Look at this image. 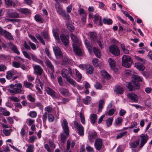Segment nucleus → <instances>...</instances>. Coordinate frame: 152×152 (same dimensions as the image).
<instances>
[{
    "mask_svg": "<svg viewBox=\"0 0 152 152\" xmlns=\"http://www.w3.org/2000/svg\"><path fill=\"white\" fill-rule=\"evenodd\" d=\"M70 37L72 40V44L73 50L75 54L79 56L83 55V52L82 49L80 48L81 42L76 36L72 34H70Z\"/></svg>",
    "mask_w": 152,
    "mask_h": 152,
    "instance_id": "f257e3e1",
    "label": "nucleus"
},
{
    "mask_svg": "<svg viewBox=\"0 0 152 152\" xmlns=\"http://www.w3.org/2000/svg\"><path fill=\"white\" fill-rule=\"evenodd\" d=\"M68 124L66 120L64 119L61 124L63 132L61 134V140L63 143L65 142L69 135V130Z\"/></svg>",
    "mask_w": 152,
    "mask_h": 152,
    "instance_id": "f03ea898",
    "label": "nucleus"
},
{
    "mask_svg": "<svg viewBox=\"0 0 152 152\" xmlns=\"http://www.w3.org/2000/svg\"><path fill=\"white\" fill-rule=\"evenodd\" d=\"M122 63L123 66L126 67H129L132 64V61L129 56L124 55L122 58Z\"/></svg>",
    "mask_w": 152,
    "mask_h": 152,
    "instance_id": "7ed1b4c3",
    "label": "nucleus"
},
{
    "mask_svg": "<svg viewBox=\"0 0 152 152\" xmlns=\"http://www.w3.org/2000/svg\"><path fill=\"white\" fill-rule=\"evenodd\" d=\"M61 75L63 77L65 78L66 79L71 76L72 77H74V75L73 74L71 69L68 68V69H64L61 70Z\"/></svg>",
    "mask_w": 152,
    "mask_h": 152,
    "instance_id": "20e7f679",
    "label": "nucleus"
},
{
    "mask_svg": "<svg viewBox=\"0 0 152 152\" xmlns=\"http://www.w3.org/2000/svg\"><path fill=\"white\" fill-rule=\"evenodd\" d=\"M140 144L139 146V148L141 149L146 143L148 140V136L147 134H142L140 136Z\"/></svg>",
    "mask_w": 152,
    "mask_h": 152,
    "instance_id": "39448f33",
    "label": "nucleus"
},
{
    "mask_svg": "<svg viewBox=\"0 0 152 152\" xmlns=\"http://www.w3.org/2000/svg\"><path fill=\"white\" fill-rule=\"evenodd\" d=\"M110 51L115 56H118L120 54V51L118 47L115 45H111L109 47Z\"/></svg>",
    "mask_w": 152,
    "mask_h": 152,
    "instance_id": "423d86ee",
    "label": "nucleus"
},
{
    "mask_svg": "<svg viewBox=\"0 0 152 152\" xmlns=\"http://www.w3.org/2000/svg\"><path fill=\"white\" fill-rule=\"evenodd\" d=\"M74 124L75 127L78 131L79 135L81 136H83L84 135V128L83 126L76 121L74 122Z\"/></svg>",
    "mask_w": 152,
    "mask_h": 152,
    "instance_id": "0eeeda50",
    "label": "nucleus"
},
{
    "mask_svg": "<svg viewBox=\"0 0 152 152\" xmlns=\"http://www.w3.org/2000/svg\"><path fill=\"white\" fill-rule=\"evenodd\" d=\"M53 49L56 58L58 59L63 56L60 49L58 47L55 46L53 48Z\"/></svg>",
    "mask_w": 152,
    "mask_h": 152,
    "instance_id": "6e6552de",
    "label": "nucleus"
},
{
    "mask_svg": "<svg viewBox=\"0 0 152 152\" xmlns=\"http://www.w3.org/2000/svg\"><path fill=\"white\" fill-rule=\"evenodd\" d=\"M7 16L9 18H19V15L16 12H13L11 9H8L7 14Z\"/></svg>",
    "mask_w": 152,
    "mask_h": 152,
    "instance_id": "1a4fd4ad",
    "label": "nucleus"
},
{
    "mask_svg": "<svg viewBox=\"0 0 152 152\" xmlns=\"http://www.w3.org/2000/svg\"><path fill=\"white\" fill-rule=\"evenodd\" d=\"M93 18V21L95 23L98 24V26H102V23L101 22V17L98 14L95 15L94 16Z\"/></svg>",
    "mask_w": 152,
    "mask_h": 152,
    "instance_id": "9d476101",
    "label": "nucleus"
},
{
    "mask_svg": "<svg viewBox=\"0 0 152 152\" xmlns=\"http://www.w3.org/2000/svg\"><path fill=\"white\" fill-rule=\"evenodd\" d=\"M34 73L36 75H41L43 71V70L39 65H35L33 66Z\"/></svg>",
    "mask_w": 152,
    "mask_h": 152,
    "instance_id": "9b49d317",
    "label": "nucleus"
},
{
    "mask_svg": "<svg viewBox=\"0 0 152 152\" xmlns=\"http://www.w3.org/2000/svg\"><path fill=\"white\" fill-rule=\"evenodd\" d=\"M61 39L65 45H67L69 44V36L62 34L60 35Z\"/></svg>",
    "mask_w": 152,
    "mask_h": 152,
    "instance_id": "f8f14e48",
    "label": "nucleus"
},
{
    "mask_svg": "<svg viewBox=\"0 0 152 152\" xmlns=\"http://www.w3.org/2000/svg\"><path fill=\"white\" fill-rule=\"evenodd\" d=\"M94 146L96 150H100L102 146V140L100 138L97 139L94 142Z\"/></svg>",
    "mask_w": 152,
    "mask_h": 152,
    "instance_id": "ddd939ff",
    "label": "nucleus"
},
{
    "mask_svg": "<svg viewBox=\"0 0 152 152\" xmlns=\"http://www.w3.org/2000/svg\"><path fill=\"white\" fill-rule=\"evenodd\" d=\"M45 63L46 66L49 68V72H54L55 70L54 66L48 59L46 60Z\"/></svg>",
    "mask_w": 152,
    "mask_h": 152,
    "instance_id": "4468645a",
    "label": "nucleus"
},
{
    "mask_svg": "<svg viewBox=\"0 0 152 152\" xmlns=\"http://www.w3.org/2000/svg\"><path fill=\"white\" fill-rule=\"evenodd\" d=\"M108 62L111 68L114 70V71H117V69L116 67V62L114 59L110 58L108 60Z\"/></svg>",
    "mask_w": 152,
    "mask_h": 152,
    "instance_id": "2eb2a0df",
    "label": "nucleus"
},
{
    "mask_svg": "<svg viewBox=\"0 0 152 152\" xmlns=\"http://www.w3.org/2000/svg\"><path fill=\"white\" fill-rule=\"evenodd\" d=\"M128 97L130 98L134 102H137L138 100L137 96L133 93H131L127 94Z\"/></svg>",
    "mask_w": 152,
    "mask_h": 152,
    "instance_id": "dca6fc26",
    "label": "nucleus"
},
{
    "mask_svg": "<svg viewBox=\"0 0 152 152\" xmlns=\"http://www.w3.org/2000/svg\"><path fill=\"white\" fill-rule=\"evenodd\" d=\"M45 91L47 94L50 96L52 98H54L56 96V93L55 91L49 87H47Z\"/></svg>",
    "mask_w": 152,
    "mask_h": 152,
    "instance_id": "f3484780",
    "label": "nucleus"
},
{
    "mask_svg": "<svg viewBox=\"0 0 152 152\" xmlns=\"http://www.w3.org/2000/svg\"><path fill=\"white\" fill-rule=\"evenodd\" d=\"M79 14L81 15V18L82 20L85 21L86 18V15L84 9L83 8H80L78 10Z\"/></svg>",
    "mask_w": 152,
    "mask_h": 152,
    "instance_id": "a211bd4d",
    "label": "nucleus"
},
{
    "mask_svg": "<svg viewBox=\"0 0 152 152\" xmlns=\"http://www.w3.org/2000/svg\"><path fill=\"white\" fill-rule=\"evenodd\" d=\"M73 75L74 74L76 75V78H75V77L74 78H75L77 81H79L81 80L82 78L81 75L76 69L73 70Z\"/></svg>",
    "mask_w": 152,
    "mask_h": 152,
    "instance_id": "6ab92c4d",
    "label": "nucleus"
},
{
    "mask_svg": "<svg viewBox=\"0 0 152 152\" xmlns=\"http://www.w3.org/2000/svg\"><path fill=\"white\" fill-rule=\"evenodd\" d=\"M124 91L123 87L117 86H116L114 89V91L117 94H122Z\"/></svg>",
    "mask_w": 152,
    "mask_h": 152,
    "instance_id": "aec40b11",
    "label": "nucleus"
},
{
    "mask_svg": "<svg viewBox=\"0 0 152 152\" xmlns=\"http://www.w3.org/2000/svg\"><path fill=\"white\" fill-rule=\"evenodd\" d=\"M55 6L56 12L59 14L61 15L64 12L63 9L62 7L58 4H56Z\"/></svg>",
    "mask_w": 152,
    "mask_h": 152,
    "instance_id": "412c9836",
    "label": "nucleus"
},
{
    "mask_svg": "<svg viewBox=\"0 0 152 152\" xmlns=\"http://www.w3.org/2000/svg\"><path fill=\"white\" fill-rule=\"evenodd\" d=\"M70 61V59L66 56H63L61 65L66 66L68 64Z\"/></svg>",
    "mask_w": 152,
    "mask_h": 152,
    "instance_id": "4be33fe9",
    "label": "nucleus"
},
{
    "mask_svg": "<svg viewBox=\"0 0 152 152\" xmlns=\"http://www.w3.org/2000/svg\"><path fill=\"white\" fill-rule=\"evenodd\" d=\"M100 73L103 77L105 79H109L111 78L109 74L104 70H101Z\"/></svg>",
    "mask_w": 152,
    "mask_h": 152,
    "instance_id": "5701e85b",
    "label": "nucleus"
},
{
    "mask_svg": "<svg viewBox=\"0 0 152 152\" xmlns=\"http://www.w3.org/2000/svg\"><path fill=\"white\" fill-rule=\"evenodd\" d=\"M31 56L32 59L33 61L37 62V63L40 64L42 66L44 65V63L41 60L38 59L37 57L34 55L31 54Z\"/></svg>",
    "mask_w": 152,
    "mask_h": 152,
    "instance_id": "b1692460",
    "label": "nucleus"
},
{
    "mask_svg": "<svg viewBox=\"0 0 152 152\" xmlns=\"http://www.w3.org/2000/svg\"><path fill=\"white\" fill-rule=\"evenodd\" d=\"M144 64L141 63L140 62H136L135 63V66L140 70L143 71L145 68L143 66Z\"/></svg>",
    "mask_w": 152,
    "mask_h": 152,
    "instance_id": "393cba45",
    "label": "nucleus"
},
{
    "mask_svg": "<svg viewBox=\"0 0 152 152\" xmlns=\"http://www.w3.org/2000/svg\"><path fill=\"white\" fill-rule=\"evenodd\" d=\"M9 45L10 49L12 50L17 54H20V52L15 45L12 44L11 42H10Z\"/></svg>",
    "mask_w": 152,
    "mask_h": 152,
    "instance_id": "a878e982",
    "label": "nucleus"
},
{
    "mask_svg": "<svg viewBox=\"0 0 152 152\" xmlns=\"http://www.w3.org/2000/svg\"><path fill=\"white\" fill-rule=\"evenodd\" d=\"M85 68L88 74H91L93 72V68L90 64L86 65L85 66Z\"/></svg>",
    "mask_w": 152,
    "mask_h": 152,
    "instance_id": "bb28decb",
    "label": "nucleus"
},
{
    "mask_svg": "<svg viewBox=\"0 0 152 152\" xmlns=\"http://www.w3.org/2000/svg\"><path fill=\"white\" fill-rule=\"evenodd\" d=\"M59 91L61 94L65 96H69V93L67 89L64 88H61L59 89Z\"/></svg>",
    "mask_w": 152,
    "mask_h": 152,
    "instance_id": "cd10ccee",
    "label": "nucleus"
},
{
    "mask_svg": "<svg viewBox=\"0 0 152 152\" xmlns=\"http://www.w3.org/2000/svg\"><path fill=\"white\" fill-rule=\"evenodd\" d=\"M90 118L91 123L94 124L97 118V115L96 114H91L90 115Z\"/></svg>",
    "mask_w": 152,
    "mask_h": 152,
    "instance_id": "c85d7f7f",
    "label": "nucleus"
},
{
    "mask_svg": "<svg viewBox=\"0 0 152 152\" xmlns=\"http://www.w3.org/2000/svg\"><path fill=\"white\" fill-rule=\"evenodd\" d=\"M66 79L67 81L73 87H75L76 86V83L75 81L73 79L70 78L69 77L66 78Z\"/></svg>",
    "mask_w": 152,
    "mask_h": 152,
    "instance_id": "c756f323",
    "label": "nucleus"
},
{
    "mask_svg": "<svg viewBox=\"0 0 152 152\" xmlns=\"http://www.w3.org/2000/svg\"><path fill=\"white\" fill-rule=\"evenodd\" d=\"M18 11L24 14H28L30 13V10L26 8H20L18 10Z\"/></svg>",
    "mask_w": 152,
    "mask_h": 152,
    "instance_id": "7c9ffc66",
    "label": "nucleus"
},
{
    "mask_svg": "<svg viewBox=\"0 0 152 152\" xmlns=\"http://www.w3.org/2000/svg\"><path fill=\"white\" fill-rule=\"evenodd\" d=\"M132 77L133 78V80H134V81L138 82H142V78L139 76L133 75H132Z\"/></svg>",
    "mask_w": 152,
    "mask_h": 152,
    "instance_id": "2f4dec72",
    "label": "nucleus"
},
{
    "mask_svg": "<svg viewBox=\"0 0 152 152\" xmlns=\"http://www.w3.org/2000/svg\"><path fill=\"white\" fill-rule=\"evenodd\" d=\"M96 136V133L94 132L92 133L91 135L88 137V139L89 141L91 142H93L94 140L95 139Z\"/></svg>",
    "mask_w": 152,
    "mask_h": 152,
    "instance_id": "473e14b6",
    "label": "nucleus"
},
{
    "mask_svg": "<svg viewBox=\"0 0 152 152\" xmlns=\"http://www.w3.org/2000/svg\"><path fill=\"white\" fill-rule=\"evenodd\" d=\"M140 141V140H138L130 143V145L131 147L132 148H136L137 146L139 145Z\"/></svg>",
    "mask_w": 152,
    "mask_h": 152,
    "instance_id": "72a5a7b5",
    "label": "nucleus"
},
{
    "mask_svg": "<svg viewBox=\"0 0 152 152\" xmlns=\"http://www.w3.org/2000/svg\"><path fill=\"white\" fill-rule=\"evenodd\" d=\"M35 20L40 23H42L43 22V19L42 18L41 15L37 14L34 17Z\"/></svg>",
    "mask_w": 152,
    "mask_h": 152,
    "instance_id": "f704fd0d",
    "label": "nucleus"
},
{
    "mask_svg": "<svg viewBox=\"0 0 152 152\" xmlns=\"http://www.w3.org/2000/svg\"><path fill=\"white\" fill-rule=\"evenodd\" d=\"M41 34L45 39L48 41L49 40L50 38L48 32L47 31H42L41 32Z\"/></svg>",
    "mask_w": 152,
    "mask_h": 152,
    "instance_id": "c9c22d12",
    "label": "nucleus"
},
{
    "mask_svg": "<svg viewBox=\"0 0 152 152\" xmlns=\"http://www.w3.org/2000/svg\"><path fill=\"white\" fill-rule=\"evenodd\" d=\"M5 35V37L8 39H12L11 34L6 30H4V32L3 33V35Z\"/></svg>",
    "mask_w": 152,
    "mask_h": 152,
    "instance_id": "e433bc0d",
    "label": "nucleus"
},
{
    "mask_svg": "<svg viewBox=\"0 0 152 152\" xmlns=\"http://www.w3.org/2000/svg\"><path fill=\"white\" fill-rule=\"evenodd\" d=\"M91 98L90 96H87L85 98L83 99V102L85 104H88L91 102Z\"/></svg>",
    "mask_w": 152,
    "mask_h": 152,
    "instance_id": "4c0bfd02",
    "label": "nucleus"
},
{
    "mask_svg": "<svg viewBox=\"0 0 152 152\" xmlns=\"http://www.w3.org/2000/svg\"><path fill=\"white\" fill-rule=\"evenodd\" d=\"M93 50L95 56L99 58L101 56L100 50L94 47Z\"/></svg>",
    "mask_w": 152,
    "mask_h": 152,
    "instance_id": "58836bf2",
    "label": "nucleus"
},
{
    "mask_svg": "<svg viewBox=\"0 0 152 152\" xmlns=\"http://www.w3.org/2000/svg\"><path fill=\"white\" fill-rule=\"evenodd\" d=\"M113 119V118L110 117L108 118L106 121V124L107 127H109L111 126L112 124Z\"/></svg>",
    "mask_w": 152,
    "mask_h": 152,
    "instance_id": "ea45409f",
    "label": "nucleus"
},
{
    "mask_svg": "<svg viewBox=\"0 0 152 152\" xmlns=\"http://www.w3.org/2000/svg\"><path fill=\"white\" fill-rule=\"evenodd\" d=\"M90 37L91 41H95L96 38V34L95 33L93 32H90Z\"/></svg>",
    "mask_w": 152,
    "mask_h": 152,
    "instance_id": "a19ab883",
    "label": "nucleus"
},
{
    "mask_svg": "<svg viewBox=\"0 0 152 152\" xmlns=\"http://www.w3.org/2000/svg\"><path fill=\"white\" fill-rule=\"evenodd\" d=\"M24 86L27 88H31L33 86V84L31 83L28 82L27 81L24 82Z\"/></svg>",
    "mask_w": 152,
    "mask_h": 152,
    "instance_id": "79ce46f5",
    "label": "nucleus"
},
{
    "mask_svg": "<svg viewBox=\"0 0 152 152\" xmlns=\"http://www.w3.org/2000/svg\"><path fill=\"white\" fill-rule=\"evenodd\" d=\"M53 34L55 39L58 42L60 40L59 34L56 30H54L53 31Z\"/></svg>",
    "mask_w": 152,
    "mask_h": 152,
    "instance_id": "37998d69",
    "label": "nucleus"
},
{
    "mask_svg": "<svg viewBox=\"0 0 152 152\" xmlns=\"http://www.w3.org/2000/svg\"><path fill=\"white\" fill-rule=\"evenodd\" d=\"M30 117L32 118H35L37 116V113L35 111H30L28 114Z\"/></svg>",
    "mask_w": 152,
    "mask_h": 152,
    "instance_id": "c03bdc74",
    "label": "nucleus"
},
{
    "mask_svg": "<svg viewBox=\"0 0 152 152\" xmlns=\"http://www.w3.org/2000/svg\"><path fill=\"white\" fill-rule=\"evenodd\" d=\"M103 22L104 24H107L108 25L112 24L113 23L112 20L111 19L105 18L103 19Z\"/></svg>",
    "mask_w": 152,
    "mask_h": 152,
    "instance_id": "a18cd8bd",
    "label": "nucleus"
},
{
    "mask_svg": "<svg viewBox=\"0 0 152 152\" xmlns=\"http://www.w3.org/2000/svg\"><path fill=\"white\" fill-rule=\"evenodd\" d=\"M45 148L47 151L48 152H53V149L50 148L48 145V144H45L44 146Z\"/></svg>",
    "mask_w": 152,
    "mask_h": 152,
    "instance_id": "49530a36",
    "label": "nucleus"
},
{
    "mask_svg": "<svg viewBox=\"0 0 152 152\" xmlns=\"http://www.w3.org/2000/svg\"><path fill=\"white\" fill-rule=\"evenodd\" d=\"M65 19L67 20H69L70 19V17L69 15L66 13L65 11L61 15Z\"/></svg>",
    "mask_w": 152,
    "mask_h": 152,
    "instance_id": "de8ad7c7",
    "label": "nucleus"
},
{
    "mask_svg": "<svg viewBox=\"0 0 152 152\" xmlns=\"http://www.w3.org/2000/svg\"><path fill=\"white\" fill-rule=\"evenodd\" d=\"M27 99L28 100L32 102H34L35 101V99L34 97L32 96L31 94H29L27 96Z\"/></svg>",
    "mask_w": 152,
    "mask_h": 152,
    "instance_id": "09e8293b",
    "label": "nucleus"
},
{
    "mask_svg": "<svg viewBox=\"0 0 152 152\" xmlns=\"http://www.w3.org/2000/svg\"><path fill=\"white\" fill-rule=\"evenodd\" d=\"M44 110L45 112L47 113V114L51 113L53 110L52 108L50 106H48L45 107Z\"/></svg>",
    "mask_w": 152,
    "mask_h": 152,
    "instance_id": "8fccbe9b",
    "label": "nucleus"
},
{
    "mask_svg": "<svg viewBox=\"0 0 152 152\" xmlns=\"http://www.w3.org/2000/svg\"><path fill=\"white\" fill-rule=\"evenodd\" d=\"M48 118L50 122H53L54 119V116L53 115L50 114H49L48 115Z\"/></svg>",
    "mask_w": 152,
    "mask_h": 152,
    "instance_id": "3c124183",
    "label": "nucleus"
},
{
    "mask_svg": "<svg viewBox=\"0 0 152 152\" xmlns=\"http://www.w3.org/2000/svg\"><path fill=\"white\" fill-rule=\"evenodd\" d=\"M14 74L10 71H8L7 72V74L6 75V77L8 80L10 79L12 77Z\"/></svg>",
    "mask_w": 152,
    "mask_h": 152,
    "instance_id": "603ef678",
    "label": "nucleus"
},
{
    "mask_svg": "<svg viewBox=\"0 0 152 152\" xmlns=\"http://www.w3.org/2000/svg\"><path fill=\"white\" fill-rule=\"evenodd\" d=\"M122 121V119L121 117H118L115 120L116 124L118 126L120 125Z\"/></svg>",
    "mask_w": 152,
    "mask_h": 152,
    "instance_id": "864d4df0",
    "label": "nucleus"
},
{
    "mask_svg": "<svg viewBox=\"0 0 152 152\" xmlns=\"http://www.w3.org/2000/svg\"><path fill=\"white\" fill-rule=\"evenodd\" d=\"M6 4L8 6H12L14 4L13 0H5Z\"/></svg>",
    "mask_w": 152,
    "mask_h": 152,
    "instance_id": "5fc2aeb1",
    "label": "nucleus"
},
{
    "mask_svg": "<svg viewBox=\"0 0 152 152\" xmlns=\"http://www.w3.org/2000/svg\"><path fill=\"white\" fill-rule=\"evenodd\" d=\"M34 145H30L28 146V147L26 150V152H33Z\"/></svg>",
    "mask_w": 152,
    "mask_h": 152,
    "instance_id": "6e6d98bb",
    "label": "nucleus"
},
{
    "mask_svg": "<svg viewBox=\"0 0 152 152\" xmlns=\"http://www.w3.org/2000/svg\"><path fill=\"white\" fill-rule=\"evenodd\" d=\"M35 107H37L40 109L42 110L43 108V106L41 103L39 102H37L34 104Z\"/></svg>",
    "mask_w": 152,
    "mask_h": 152,
    "instance_id": "4d7b16f0",
    "label": "nucleus"
},
{
    "mask_svg": "<svg viewBox=\"0 0 152 152\" xmlns=\"http://www.w3.org/2000/svg\"><path fill=\"white\" fill-rule=\"evenodd\" d=\"M127 132L126 131L123 132L119 134L116 137V139H118L122 137L124 135L126 134Z\"/></svg>",
    "mask_w": 152,
    "mask_h": 152,
    "instance_id": "13d9d810",
    "label": "nucleus"
},
{
    "mask_svg": "<svg viewBox=\"0 0 152 152\" xmlns=\"http://www.w3.org/2000/svg\"><path fill=\"white\" fill-rule=\"evenodd\" d=\"M67 27L68 29L71 31L72 32L74 31V27L71 24H68L67 25Z\"/></svg>",
    "mask_w": 152,
    "mask_h": 152,
    "instance_id": "bf43d9fd",
    "label": "nucleus"
},
{
    "mask_svg": "<svg viewBox=\"0 0 152 152\" xmlns=\"http://www.w3.org/2000/svg\"><path fill=\"white\" fill-rule=\"evenodd\" d=\"M80 115L82 123L83 124H85V121L84 115L81 113H80Z\"/></svg>",
    "mask_w": 152,
    "mask_h": 152,
    "instance_id": "052dcab7",
    "label": "nucleus"
},
{
    "mask_svg": "<svg viewBox=\"0 0 152 152\" xmlns=\"http://www.w3.org/2000/svg\"><path fill=\"white\" fill-rule=\"evenodd\" d=\"M9 98L12 101H13L15 102H18L20 101V100L17 97L15 96H10L9 97Z\"/></svg>",
    "mask_w": 152,
    "mask_h": 152,
    "instance_id": "680f3d73",
    "label": "nucleus"
},
{
    "mask_svg": "<svg viewBox=\"0 0 152 152\" xmlns=\"http://www.w3.org/2000/svg\"><path fill=\"white\" fill-rule=\"evenodd\" d=\"M48 115L46 112H45L44 114L43 115L42 118L43 123H45L47 119Z\"/></svg>",
    "mask_w": 152,
    "mask_h": 152,
    "instance_id": "e2e57ef3",
    "label": "nucleus"
},
{
    "mask_svg": "<svg viewBox=\"0 0 152 152\" xmlns=\"http://www.w3.org/2000/svg\"><path fill=\"white\" fill-rule=\"evenodd\" d=\"M135 58L137 61V62H140L141 63L145 64V60L137 56H135Z\"/></svg>",
    "mask_w": 152,
    "mask_h": 152,
    "instance_id": "0e129e2a",
    "label": "nucleus"
},
{
    "mask_svg": "<svg viewBox=\"0 0 152 152\" xmlns=\"http://www.w3.org/2000/svg\"><path fill=\"white\" fill-rule=\"evenodd\" d=\"M34 120L31 119H28L26 121L27 124L29 126L33 125L32 124L34 123Z\"/></svg>",
    "mask_w": 152,
    "mask_h": 152,
    "instance_id": "69168bd1",
    "label": "nucleus"
},
{
    "mask_svg": "<svg viewBox=\"0 0 152 152\" xmlns=\"http://www.w3.org/2000/svg\"><path fill=\"white\" fill-rule=\"evenodd\" d=\"M85 44L86 47L88 50V51L91 53L92 52V47L88 43H87L86 42H85Z\"/></svg>",
    "mask_w": 152,
    "mask_h": 152,
    "instance_id": "338daca9",
    "label": "nucleus"
},
{
    "mask_svg": "<svg viewBox=\"0 0 152 152\" xmlns=\"http://www.w3.org/2000/svg\"><path fill=\"white\" fill-rule=\"evenodd\" d=\"M126 86L130 91H132L133 90V86L130 83H126Z\"/></svg>",
    "mask_w": 152,
    "mask_h": 152,
    "instance_id": "774afa93",
    "label": "nucleus"
}]
</instances>
